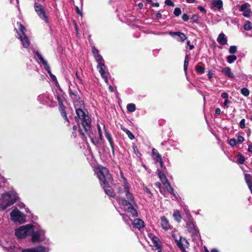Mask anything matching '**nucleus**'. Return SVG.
I'll list each match as a JSON object with an SVG mask.
<instances>
[{
	"label": "nucleus",
	"mask_w": 252,
	"mask_h": 252,
	"mask_svg": "<svg viewBox=\"0 0 252 252\" xmlns=\"http://www.w3.org/2000/svg\"><path fill=\"white\" fill-rule=\"evenodd\" d=\"M92 51L94 58L98 63L103 61L102 57L99 54L98 50L95 46L92 47Z\"/></svg>",
	"instance_id": "14"
},
{
	"label": "nucleus",
	"mask_w": 252,
	"mask_h": 252,
	"mask_svg": "<svg viewBox=\"0 0 252 252\" xmlns=\"http://www.w3.org/2000/svg\"><path fill=\"white\" fill-rule=\"evenodd\" d=\"M250 6V4L248 3H245L241 5L239 8L240 11L244 12L243 15L245 17H249L251 15L252 11L251 9L249 8Z\"/></svg>",
	"instance_id": "10"
},
{
	"label": "nucleus",
	"mask_w": 252,
	"mask_h": 252,
	"mask_svg": "<svg viewBox=\"0 0 252 252\" xmlns=\"http://www.w3.org/2000/svg\"><path fill=\"white\" fill-rule=\"evenodd\" d=\"M164 186L166 188V189L168 192H169L170 194H171L172 195H175V193L174 192V189L171 186V184L169 182H167V183L165 184L164 185Z\"/></svg>",
	"instance_id": "29"
},
{
	"label": "nucleus",
	"mask_w": 252,
	"mask_h": 252,
	"mask_svg": "<svg viewBox=\"0 0 252 252\" xmlns=\"http://www.w3.org/2000/svg\"><path fill=\"white\" fill-rule=\"evenodd\" d=\"M169 34L172 37L175 38L178 41L183 42L187 38V37L184 33L178 32H169Z\"/></svg>",
	"instance_id": "8"
},
{
	"label": "nucleus",
	"mask_w": 252,
	"mask_h": 252,
	"mask_svg": "<svg viewBox=\"0 0 252 252\" xmlns=\"http://www.w3.org/2000/svg\"><path fill=\"white\" fill-rule=\"evenodd\" d=\"M69 95L71 100L79 96L78 92L76 90H72L71 89L69 90Z\"/></svg>",
	"instance_id": "30"
},
{
	"label": "nucleus",
	"mask_w": 252,
	"mask_h": 252,
	"mask_svg": "<svg viewBox=\"0 0 252 252\" xmlns=\"http://www.w3.org/2000/svg\"><path fill=\"white\" fill-rule=\"evenodd\" d=\"M245 177L246 182L248 186H249V185L252 184V176L250 174H246Z\"/></svg>",
	"instance_id": "37"
},
{
	"label": "nucleus",
	"mask_w": 252,
	"mask_h": 252,
	"mask_svg": "<svg viewBox=\"0 0 252 252\" xmlns=\"http://www.w3.org/2000/svg\"><path fill=\"white\" fill-rule=\"evenodd\" d=\"M211 4L219 10L221 9L223 6V2L221 0H212Z\"/></svg>",
	"instance_id": "23"
},
{
	"label": "nucleus",
	"mask_w": 252,
	"mask_h": 252,
	"mask_svg": "<svg viewBox=\"0 0 252 252\" xmlns=\"http://www.w3.org/2000/svg\"><path fill=\"white\" fill-rule=\"evenodd\" d=\"M97 129H98V131L99 139L102 140L103 136H102V131L101 130L100 126L99 124H97Z\"/></svg>",
	"instance_id": "52"
},
{
	"label": "nucleus",
	"mask_w": 252,
	"mask_h": 252,
	"mask_svg": "<svg viewBox=\"0 0 252 252\" xmlns=\"http://www.w3.org/2000/svg\"><path fill=\"white\" fill-rule=\"evenodd\" d=\"M126 108L127 110L130 112H134L135 109V105L133 103H129L127 105Z\"/></svg>",
	"instance_id": "38"
},
{
	"label": "nucleus",
	"mask_w": 252,
	"mask_h": 252,
	"mask_svg": "<svg viewBox=\"0 0 252 252\" xmlns=\"http://www.w3.org/2000/svg\"><path fill=\"white\" fill-rule=\"evenodd\" d=\"M117 200L119 204H121L124 206H128L130 203H131L128 200L126 199L124 197H118Z\"/></svg>",
	"instance_id": "27"
},
{
	"label": "nucleus",
	"mask_w": 252,
	"mask_h": 252,
	"mask_svg": "<svg viewBox=\"0 0 252 252\" xmlns=\"http://www.w3.org/2000/svg\"><path fill=\"white\" fill-rule=\"evenodd\" d=\"M75 10L77 14L82 16V12L78 6L75 7Z\"/></svg>",
	"instance_id": "61"
},
{
	"label": "nucleus",
	"mask_w": 252,
	"mask_h": 252,
	"mask_svg": "<svg viewBox=\"0 0 252 252\" xmlns=\"http://www.w3.org/2000/svg\"><path fill=\"white\" fill-rule=\"evenodd\" d=\"M133 152L137 156V157H140L141 156V153L138 151L137 146L135 145H133L132 146Z\"/></svg>",
	"instance_id": "44"
},
{
	"label": "nucleus",
	"mask_w": 252,
	"mask_h": 252,
	"mask_svg": "<svg viewBox=\"0 0 252 252\" xmlns=\"http://www.w3.org/2000/svg\"><path fill=\"white\" fill-rule=\"evenodd\" d=\"M221 97L225 98V99H227V98L228 97V94L227 93L224 92L221 94Z\"/></svg>",
	"instance_id": "63"
},
{
	"label": "nucleus",
	"mask_w": 252,
	"mask_h": 252,
	"mask_svg": "<svg viewBox=\"0 0 252 252\" xmlns=\"http://www.w3.org/2000/svg\"><path fill=\"white\" fill-rule=\"evenodd\" d=\"M182 19L185 22H187L189 20V16L186 13H184L182 15Z\"/></svg>",
	"instance_id": "54"
},
{
	"label": "nucleus",
	"mask_w": 252,
	"mask_h": 252,
	"mask_svg": "<svg viewBox=\"0 0 252 252\" xmlns=\"http://www.w3.org/2000/svg\"><path fill=\"white\" fill-rule=\"evenodd\" d=\"M217 41L221 45H224L227 44V39L223 33H220L217 38Z\"/></svg>",
	"instance_id": "18"
},
{
	"label": "nucleus",
	"mask_w": 252,
	"mask_h": 252,
	"mask_svg": "<svg viewBox=\"0 0 252 252\" xmlns=\"http://www.w3.org/2000/svg\"><path fill=\"white\" fill-rule=\"evenodd\" d=\"M207 75H208V77L209 80L210 81H211L212 79V77H213V72H212V70H209Z\"/></svg>",
	"instance_id": "60"
},
{
	"label": "nucleus",
	"mask_w": 252,
	"mask_h": 252,
	"mask_svg": "<svg viewBox=\"0 0 252 252\" xmlns=\"http://www.w3.org/2000/svg\"><path fill=\"white\" fill-rule=\"evenodd\" d=\"M10 215L11 220L15 222H19L21 223L25 221L24 215L17 209L12 211Z\"/></svg>",
	"instance_id": "5"
},
{
	"label": "nucleus",
	"mask_w": 252,
	"mask_h": 252,
	"mask_svg": "<svg viewBox=\"0 0 252 252\" xmlns=\"http://www.w3.org/2000/svg\"><path fill=\"white\" fill-rule=\"evenodd\" d=\"M237 52V47L235 45L231 46L229 49V53L235 54Z\"/></svg>",
	"instance_id": "47"
},
{
	"label": "nucleus",
	"mask_w": 252,
	"mask_h": 252,
	"mask_svg": "<svg viewBox=\"0 0 252 252\" xmlns=\"http://www.w3.org/2000/svg\"><path fill=\"white\" fill-rule=\"evenodd\" d=\"M228 143L231 147H234L236 145L237 141L235 138H231L229 140Z\"/></svg>",
	"instance_id": "49"
},
{
	"label": "nucleus",
	"mask_w": 252,
	"mask_h": 252,
	"mask_svg": "<svg viewBox=\"0 0 252 252\" xmlns=\"http://www.w3.org/2000/svg\"><path fill=\"white\" fill-rule=\"evenodd\" d=\"M173 216L175 220L178 222H180L181 221L182 217L181 214V212L179 210L175 211Z\"/></svg>",
	"instance_id": "25"
},
{
	"label": "nucleus",
	"mask_w": 252,
	"mask_h": 252,
	"mask_svg": "<svg viewBox=\"0 0 252 252\" xmlns=\"http://www.w3.org/2000/svg\"><path fill=\"white\" fill-rule=\"evenodd\" d=\"M20 40L23 46L25 48H28L30 45V42L28 36L26 35L20 36Z\"/></svg>",
	"instance_id": "22"
},
{
	"label": "nucleus",
	"mask_w": 252,
	"mask_h": 252,
	"mask_svg": "<svg viewBox=\"0 0 252 252\" xmlns=\"http://www.w3.org/2000/svg\"><path fill=\"white\" fill-rule=\"evenodd\" d=\"M152 242L153 244L154 250H157L158 249H162V246L160 244V241L159 238L156 236H154L152 238Z\"/></svg>",
	"instance_id": "13"
},
{
	"label": "nucleus",
	"mask_w": 252,
	"mask_h": 252,
	"mask_svg": "<svg viewBox=\"0 0 252 252\" xmlns=\"http://www.w3.org/2000/svg\"><path fill=\"white\" fill-rule=\"evenodd\" d=\"M123 130L126 132V133L127 134V136L130 139L133 140V139H134V135L132 134L131 132H130V130H129L127 128H125L123 129Z\"/></svg>",
	"instance_id": "40"
},
{
	"label": "nucleus",
	"mask_w": 252,
	"mask_h": 252,
	"mask_svg": "<svg viewBox=\"0 0 252 252\" xmlns=\"http://www.w3.org/2000/svg\"><path fill=\"white\" fill-rule=\"evenodd\" d=\"M191 19L192 20L191 23L192 24H194V23L198 24V23L199 20H198V16L197 15H193L191 18Z\"/></svg>",
	"instance_id": "46"
},
{
	"label": "nucleus",
	"mask_w": 252,
	"mask_h": 252,
	"mask_svg": "<svg viewBox=\"0 0 252 252\" xmlns=\"http://www.w3.org/2000/svg\"><path fill=\"white\" fill-rule=\"evenodd\" d=\"M156 18L157 19H159L161 18V13L158 11L156 15H155Z\"/></svg>",
	"instance_id": "64"
},
{
	"label": "nucleus",
	"mask_w": 252,
	"mask_h": 252,
	"mask_svg": "<svg viewBox=\"0 0 252 252\" xmlns=\"http://www.w3.org/2000/svg\"><path fill=\"white\" fill-rule=\"evenodd\" d=\"M105 135L107 139L108 140L109 144L110 145L112 152L113 154H114V142L113 141L112 137L111 136V134L107 131V130H105Z\"/></svg>",
	"instance_id": "21"
},
{
	"label": "nucleus",
	"mask_w": 252,
	"mask_h": 252,
	"mask_svg": "<svg viewBox=\"0 0 252 252\" xmlns=\"http://www.w3.org/2000/svg\"><path fill=\"white\" fill-rule=\"evenodd\" d=\"M59 111L60 112L61 116L62 117L65 116V115H67L66 114V110H65V108L59 109Z\"/></svg>",
	"instance_id": "56"
},
{
	"label": "nucleus",
	"mask_w": 252,
	"mask_h": 252,
	"mask_svg": "<svg viewBox=\"0 0 252 252\" xmlns=\"http://www.w3.org/2000/svg\"><path fill=\"white\" fill-rule=\"evenodd\" d=\"M186 227L192 236L197 235L199 230L193 221V218L191 216L189 218V220L186 222Z\"/></svg>",
	"instance_id": "4"
},
{
	"label": "nucleus",
	"mask_w": 252,
	"mask_h": 252,
	"mask_svg": "<svg viewBox=\"0 0 252 252\" xmlns=\"http://www.w3.org/2000/svg\"><path fill=\"white\" fill-rule=\"evenodd\" d=\"M21 252H46V249L42 246H37L32 248L23 249Z\"/></svg>",
	"instance_id": "12"
},
{
	"label": "nucleus",
	"mask_w": 252,
	"mask_h": 252,
	"mask_svg": "<svg viewBox=\"0 0 252 252\" xmlns=\"http://www.w3.org/2000/svg\"><path fill=\"white\" fill-rule=\"evenodd\" d=\"M176 242L177 245L178 246L179 248L180 249V250L182 252H187L182 242H181V239L179 241L177 240H176Z\"/></svg>",
	"instance_id": "34"
},
{
	"label": "nucleus",
	"mask_w": 252,
	"mask_h": 252,
	"mask_svg": "<svg viewBox=\"0 0 252 252\" xmlns=\"http://www.w3.org/2000/svg\"><path fill=\"white\" fill-rule=\"evenodd\" d=\"M156 161L157 162H159V163L161 167H163L164 163L163 162L162 158H160L159 159H156Z\"/></svg>",
	"instance_id": "57"
},
{
	"label": "nucleus",
	"mask_w": 252,
	"mask_h": 252,
	"mask_svg": "<svg viewBox=\"0 0 252 252\" xmlns=\"http://www.w3.org/2000/svg\"><path fill=\"white\" fill-rule=\"evenodd\" d=\"M221 72L222 74L225 75L226 76L231 78H234L235 76L233 73L231 72V69L229 67H226L222 68L221 70Z\"/></svg>",
	"instance_id": "20"
},
{
	"label": "nucleus",
	"mask_w": 252,
	"mask_h": 252,
	"mask_svg": "<svg viewBox=\"0 0 252 252\" xmlns=\"http://www.w3.org/2000/svg\"><path fill=\"white\" fill-rule=\"evenodd\" d=\"M152 154L156 157V159H159L160 158H162L161 155L154 148L152 150Z\"/></svg>",
	"instance_id": "42"
},
{
	"label": "nucleus",
	"mask_w": 252,
	"mask_h": 252,
	"mask_svg": "<svg viewBox=\"0 0 252 252\" xmlns=\"http://www.w3.org/2000/svg\"><path fill=\"white\" fill-rule=\"evenodd\" d=\"M44 69L47 71L52 81L55 82L56 86L58 87L59 90L62 91L58 82V80L56 77L52 73L49 65L47 64L46 66H45Z\"/></svg>",
	"instance_id": "11"
},
{
	"label": "nucleus",
	"mask_w": 252,
	"mask_h": 252,
	"mask_svg": "<svg viewBox=\"0 0 252 252\" xmlns=\"http://www.w3.org/2000/svg\"><path fill=\"white\" fill-rule=\"evenodd\" d=\"M196 71L199 74H203L205 72V68L197 64L195 67Z\"/></svg>",
	"instance_id": "39"
},
{
	"label": "nucleus",
	"mask_w": 252,
	"mask_h": 252,
	"mask_svg": "<svg viewBox=\"0 0 252 252\" xmlns=\"http://www.w3.org/2000/svg\"><path fill=\"white\" fill-rule=\"evenodd\" d=\"M134 226L140 229L144 227V222L140 219H136L134 220Z\"/></svg>",
	"instance_id": "24"
},
{
	"label": "nucleus",
	"mask_w": 252,
	"mask_h": 252,
	"mask_svg": "<svg viewBox=\"0 0 252 252\" xmlns=\"http://www.w3.org/2000/svg\"><path fill=\"white\" fill-rule=\"evenodd\" d=\"M155 186L156 187H157L159 189V190H160V192L162 193V191H161V189H160V188H161V184H160V183L159 182H156L155 183Z\"/></svg>",
	"instance_id": "62"
},
{
	"label": "nucleus",
	"mask_w": 252,
	"mask_h": 252,
	"mask_svg": "<svg viewBox=\"0 0 252 252\" xmlns=\"http://www.w3.org/2000/svg\"><path fill=\"white\" fill-rule=\"evenodd\" d=\"M189 64V55L187 54L185 56L184 63V70L186 73L188 69V67Z\"/></svg>",
	"instance_id": "31"
},
{
	"label": "nucleus",
	"mask_w": 252,
	"mask_h": 252,
	"mask_svg": "<svg viewBox=\"0 0 252 252\" xmlns=\"http://www.w3.org/2000/svg\"><path fill=\"white\" fill-rule=\"evenodd\" d=\"M236 141L238 142L242 143L244 141V138L241 135H239L237 137V139Z\"/></svg>",
	"instance_id": "59"
},
{
	"label": "nucleus",
	"mask_w": 252,
	"mask_h": 252,
	"mask_svg": "<svg viewBox=\"0 0 252 252\" xmlns=\"http://www.w3.org/2000/svg\"><path fill=\"white\" fill-rule=\"evenodd\" d=\"M92 133V130H91V132L86 133L88 135V136L91 139V142L92 143V144L95 146H97L99 144V141L98 139H97L96 137H92L91 135V133Z\"/></svg>",
	"instance_id": "26"
},
{
	"label": "nucleus",
	"mask_w": 252,
	"mask_h": 252,
	"mask_svg": "<svg viewBox=\"0 0 252 252\" xmlns=\"http://www.w3.org/2000/svg\"><path fill=\"white\" fill-rule=\"evenodd\" d=\"M237 162L239 164H242L245 161V158L244 156L241 153H238L237 155Z\"/></svg>",
	"instance_id": "32"
},
{
	"label": "nucleus",
	"mask_w": 252,
	"mask_h": 252,
	"mask_svg": "<svg viewBox=\"0 0 252 252\" xmlns=\"http://www.w3.org/2000/svg\"><path fill=\"white\" fill-rule=\"evenodd\" d=\"M160 220L161 224L163 229L164 230H168L170 228L171 225L165 216H162L160 218Z\"/></svg>",
	"instance_id": "15"
},
{
	"label": "nucleus",
	"mask_w": 252,
	"mask_h": 252,
	"mask_svg": "<svg viewBox=\"0 0 252 252\" xmlns=\"http://www.w3.org/2000/svg\"><path fill=\"white\" fill-rule=\"evenodd\" d=\"M135 203H130L129 207L127 208V211L130 212L133 215L137 214V211L136 209L133 207V205Z\"/></svg>",
	"instance_id": "35"
},
{
	"label": "nucleus",
	"mask_w": 252,
	"mask_h": 252,
	"mask_svg": "<svg viewBox=\"0 0 252 252\" xmlns=\"http://www.w3.org/2000/svg\"><path fill=\"white\" fill-rule=\"evenodd\" d=\"M165 4L168 6H171L172 7L175 6L174 3L171 0H165Z\"/></svg>",
	"instance_id": "53"
},
{
	"label": "nucleus",
	"mask_w": 252,
	"mask_h": 252,
	"mask_svg": "<svg viewBox=\"0 0 252 252\" xmlns=\"http://www.w3.org/2000/svg\"><path fill=\"white\" fill-rule=\"evenodd\" d=\"M83 108L84 107L75 108L76 116L74 119L77 123L80 134L86 139L85 133L90 132L92 130L91 121L88 115L83 110Z\"/></svg>",
	"instance_id": "2"
},
{
	"label": "nucleus",
	"mask_w": 252,
	"mask_h": 252,
	"mask_svg": "<svg viewBox=\"0 0 252 252\" xmlns=\"http://www.w3.org/2000/svg\"><path fill=\"white\" fill-rule=\"evenodd\" d=\"M144 191L148 194V196L150 198H151L152 196V193L150 190V189L147 187H144Z\"/></svg>",
	"instance_id": "51"
},
{
	"label": "nucleus",
	"mask_w": 252,
	"mask_h": 252,
	"mask_svg": "<svg viewBox=\"0 0 252 252\" xmlns=\"http://www.w3.org/2000/svg\"><path fill=\"white\" fill-rule=\"evenodd\" d=\"M16 202V199L12 197L10 193H6L4 196V200L2 203V208L3 210L6 209L8 207L14 204Z\"/></svg>",
	"instance_id": "6"
},
{
	"label": "nucleus",
	"mask_w": 252,
	"mask_h": 252,
	"mask_svg": "<svg viewBox=\"0 0 252 252\" xmlns=\"http://www.w3.org/2000/svg\"><path fill=\"white\" fill-rule=\"evenodd\" d=\"M35 54L37 57L38 58L39 60L41 61L42 64L44 65V67L46 65L48 64L47 62L44 59L42 55L38 52L36 51L35 52Z\"/></svg>",
	"instance_id": "33"
},
{
	"label": "nucleus",
	"mask_w": 252,
	"mask_h": 252,
	"mask_svg": "<svg viewBox=\"0 0 252 252\" xmlns=\"http://www.w3.org/2000/svg\"><path fill=\"white\" fill-rule=\"evenodd\" d=\"M241 93L244 96H248L250 94V91L247 88H243L241 90Z\"/></svg>",
	"instance_id": "43"
},
{
	"label": "nucleus",
	"mask_w": 252,
	"mask_h": 252,
	"mask_svg": "<svg viewBox=\"0 0 252 252\" xmlns=\"http://www.w3.org/2000/svg\"><path fill=\"white\" fill-rule=\"evenodd\" d=\"M34 8L35 11L38 14V15L42 19L44 20L45 22H47V17L46 15V13L44 10L43 6L40 4L35 2L34 3Z\"/></svg>",
	"instance_id": "7"
},
{
	"label": "nucleus",
	"mask_w": 252,
	"mask_h": 252,
	"mask_svg": "<svg viewBox=\"0 0 252 252\" xmlns=\"http://www.w3.org/2000/svg\"><path fill=\"white\" fill-rule=\"evenodd\" d=\"M19 29H20V31L22 33L23 35H26V34H25L26 28L24 27V26L22 24H20L19 25Z\"/></svg>",
	"instance_id": "50"
},
{
	"label": "nucleus",
	"mask_w": 252,
	"mask_h": 252,
	"mask_svg": "<svg viewBox=\"0 0 252 252\" xmlns=\"http://www.w3.org/2000/svg\"><path fill=\"white\" fill-rule=\"evenodd\" d=\"M244 29L247 31H250L252 29V24L251 22L247 21L244 26Z\"/></svg>",
	"instance_id": "45"
},
{
	"label": "nucleus",
	"mask_w": 252,
	"mask_h": 252,
	"mask_svg": "<svg viewBox=\"0 0 252 252\" xmlns=\"http://www.w3.org/2000/svg\"><path fill=\"white\" fill-rule=\"evenodd\" d=\"M97 68L99 72L101 74L102 78L105 79V81H107L108 76L107 73L105 71L106 66L104 63L99 62L98 63L97 65Z\"/></svg>",
	"instance_id": "9"
},
{
	"label": "nucleus",
	"mask_w": 252,
	"mask_h": 252,
	"mask_svg": "<svg viewBox=\"0 0 252 252\" xmlns=\"http://www.w3.org/2000/svg\"><path fill=\"white\" fill-rule=\"evenodd\" d=\"M72 129H73V131H72V135H73V136L75 138L77 135L76 132V130L77 129V126L75 125H74L73 126Z\"/></svg>",
	"instance_id": "58"
},
{
	"label": "nucleus",
	"mask_w": 252,
	"mask_h": 252,
	"mask_svg": "<svg viewBox=\"0 0 252 252\" xmlns=\"http://www.w3.org/2000/svg\"><path fill=\"white\" fill-rule=\"evenodd\" d=\"M123 179L124 182V190L125 191L126 194H129L130 192L129 191L130 190V186L129 185L127 181V180L126 178L123 177Z\"/></svg>",
	"instance_id": "28"
},
{
	"label": "nucleus",
	"mask_w": 252,
	"mask_h": 252,
	"mask_svg": "<svg viewBox=\"0 0 252 252\" xmlns=\"http://www.w3.org/2000/svg\"><path fill=\"white\" fill-rule=\"evenodd\" d=\"M157 172L158 176L163 185L169 182L168 180L167 179L166 176H165V174L163 171L159 169H158L157 170Z\"/></svg>",
	"instance_id": "19"
},
{
	"label": "nucleus",
	"mask_w": 252,
	"mask_h": 252,
	"mask_svg": "<svg viewBox=\"0 0 252 252\" xmlns=\"http://www.w3.org/2000/svg\"><path fill=\"white\" fill-rule=\"evenodd\" d=\"M96 174L99 180L100 186L104 189L105 193L108 196L115 198L116 194L110 185L113 181V178L108 169L102 165H99Z\"/></svg>",
	"instance_id": "1"
},
{
	"label": "nucleus",
	"mask_w": 252,
	"mask_h": 252,
	"mask_svg": "<svg viewBox=\"0 0 252 252\" xmlns=\"http://www.w3.org/2000/svg\"><path fill=\"white\" fill-rule=\"evenodd\" d=\"M32 235V239L31 241L33 243H37L41 241L40 239V233L38 231H36L35 232L33 231L31 234Z\"/></svg>",
	"instance_id": "17"
},
{
	"label": "nucleus",
	"mask_w": 252,
	"mask_h": 252,
	"mask_svg": "<svg viewBox=\"0 0 252 252\" xmlns=\"http://www.w3.org/2000/svg\"><path fill=\"white\" fill-rule=\"evenodd\" d=\"M73 103L75 108L84 107V101L81 99L80 96H78L72 100Z\"/></svg>",
	"instance_id": "16"
},
{
	"label": "nucleus",
	"mask_w": 252,
	"mask_h": 252,
	"mask_svg": "<svg viewBox=\"0 0 252 252\" xmlns=\"http://www.w3.org/2000/svg\"><path fill=\"white\" fill-rule=\"evenodd\" d=\"M182 11L180 8L176 7L175 8L174 11V14L176 16H179L181 14Z\"/></svg>",
	"instance_id": "48"
},
{
	"label": "nucleus",
	"mask_w": 252,
	"mask_h": 252,
	"mask_svg": "<svg viewBox=\"0 0 252 252\" xmlns=\"http://www.w3.org/2000/svg\"><path fill=\"white\" fill-rule=\"evenodd\" d=\"M126 198L127 200H128L129 202L132 203H135L134 198L133 194L131 193H130L128 194H126Z\"/></svg>",
	"instance_id": "41"
},
{
	"label": "nucleus",
	"mask_w": 252,
	"mask_h": 252,
	"mask_svg": "<svg viewBox=\"0 0 252 252\" xmlns=\"http://www.w3.org/2000/svg\"><path fill=\"white\" fill-rule=\"evenodd\" d=\"M239 126L241 128H244L245 127V120L244 119L241 120Z\"/></svg>",
	"instance_id": "55"
},
{
	"label": "nucleus",
	"mask_w": 252,
	"mask_h": 252,
	"mask_svg": "<svg viewBox=\"0 0 252 252\" xmlns=\"http://www.w3.org/2000/svg\"><path fill=\"white\" fill-rule=\"evenodd\" d=\"M226 59L228 63H231L236 60L237 57L234 55H232L227 56Z\"/></svg>",
	"instance_id": "36"
},
{
	"label": "nucleus",
	"mask_w": 252,
	"mask_h": 252,
	"mask_svg": "<svg viewBox=\"0 0 252 252\" xmlns=\"http://www.w3.org/2000/svg\"><path fill=\"white\" fill-rule=\"evenodd\" d=\"M34 226L32 224H28L20 226L15 229V236L20 239H24L26 236L31 235L33 231Z\"/></svg>",
	"instance_id": "3"
}]
</instances>
